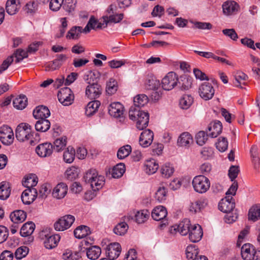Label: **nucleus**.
Returning a JSON list of instances; mask_svg holds the SVG:
<instances>
[{
  "label": "nucleus",
  "instance_id": "obj_1",
  "mask_svg": "<svg viewBox=\"0 0 260 260\" xmlns=\"http://www.w3.org/2000/svg\"><path fill=\"white\" fill-rule=\"evenodd\" d=\"M129 117L132 120H137L136 126L139 130H143L148 126L149 119L148 112L135 107H131L129 110Z\"/></svg>",
  "mask_w": 260,
  "mask_h": 260
},
{
  "label": "nucleus",
  "instance_id": "obj_2",
  "mask_svg": "<svg viewBox=\"0 0 260 260\" xmlns=\"http://www.w3.org/2000/svg\"><path fill=\"white\" fill-rule=\"evenodd\" d=\"M34 134L31 126L26 123L19 124L15 130L16 138L19 141L24 142L30 140L31 144L34 142L31 140Z\"/></svg>",
  "mask_w": 260,
  "mask_h": 260
},
{
  "label": "nucleus",
  "instance_id": "obj_3",
  "mask_svg": "<svg viewBox=\"0 0 260 260\" xmlns=\"http://www.w3.org/2000/svg\"><path fill=\"white\" fill-rule=\"evenodd\" d=\"M192 184L196 192L202 194L206 192L210 188V181L204 175H200L193 178Z\"/></svg>",
  "mask_w": 260,
  "mask_h": 260
},
{
  "label": "nucleus",
  "instance_id": "obj_4",
  "mask_svg": "<svg viewBox=\"0 0 260 260\" xmlns=\"http://www.w3.org/2000/svg\"><path fill=\"white\" fill-rule=\"evenodd\" d=\"M103 18L105 23L102 24L103 26H105L106 27L109 23L119 22L123 18V14H117L116 12V7L113 5H110L106 10Z\"/></svg>",
  "mask_w": 260,
  "mask_h": 260
},
{
  "label": "nucleus",
  "instance_id": "obj_5",
  "mask_svg": "<svg viewBox=\"0 0 260 260\" xmlns=\"http://www.w3.org/2000/svg\"><path fill=\"white\" fill-rule=\"evenodd\" d=\"M168 214L166 208L162 206H158L153 209L151 213L153 219L156 221L161 220L159 226L163 229L168 224V220L166 219Z\"/></svg>",
  "mask_w": 260,
  "mask_h": 260
},
{
  "label": "nucleus",
  "instance_id": "obj_6",
  "mask_svg": "<svg viewBox=\"0 0 260 260\" xmlns=\"http://www.w3.org/2000/svg\"><path fill=\"white\" fill-rule=\"evenodd\" d=\"M57 97L59 102L66 106L71 105L74 100L73 91L67 87L62 88L58 91Z\"/></svg>",
  "mask_w": 260,
  "mask_h": 260
},
{
  "label": "nucleus",
  "instance_id": "obj_7",
  "mask_svg": "<svg viewBox=\"0 0 260 260\" xmlns=\"http://www.w3.org/2000/svg\"><path fill=\"white\" fill-rule=\"evenodd\" d=\"M75 219V217L73 215H64L54 223V229L57 231H63L71 227Z\"/></svg>",
  "mask_w": 260,
  "mask_h": 260
},
{
  "label": "nucleus",
  "instance_id": "obj_8",
  "mask_svg": "<svg viewBox=\"0 0 260 260\" xmlns=\"http://www.w3.org/2000/svg\"><path fill=\"white\" fill-rule=\"evenodd\" d=\"M178 76L173 72H169L162 79V87L164 90H170L172 89L177 85Z\"/></svg>",
  "mask_w": 260,
  "mask_h": 260
},
{
  "label": "nucleus",
  "instance_id": "obj_9",
  "mask_svg": "<svg viewBox=\"0 0 260 260\" xmlns=\"http://www.w3.org/2000/svg\"><path fill=\"white\" fill-rule=\"evenodd\" d=\"M89 85L86 87L85 93L88 98L93 100L98 98L102 92V88L96 82H88Z\"/></svg>",
  "mask_w": 260,
  "mask_h": 260
},
{
  "label": "nucleus",
  "instance_id": "obj_10",
  "mask_svg": "<svg viewBox=\"0 0 260 260\" xmlns=\"http://www.w3.org/2000/svg\"><path fill=\"white\" fill-rule=\"evenodd\" d=\"M215 92L212 85L208 82L202 83L199 88V93L200 96L204 100L207 101L211 99Z\"/></svg>",
  "mask_w": 260,
  "mask_h": 260
},
{
  "label": "nucleus",
  "instance_id": "obj_11",
  "mask_svg": "<svg viewBox=\"0 0 260 260\" xmlns=\"http://www.w3.org/2000/svg\"><path fill=\"white\" fill-rule=\"evenodd\" d=\"M121 251L119 243L114 242L110 243L106 248V254L108 258L114 260L120 255Z\"/></svg>",
  "mask_w": 260,
  "mask_h": 260
},
{
  "label": "nucleus",
  "instance_id": "obj_12",
  "mask_svg": "<svg viewBox=\"0 0 260 260\" xmlns=\"http://www.w3.org/2000/svg\"><path fill=\"white\" fill-rule=\"evenodd\" d=\"M235 207L234 200L232 197L230 196H226L222 199L218 204V209L224 213L232 211Z\"/></svg>",
  "mask_w": 260,
  "mask_h": 260
},
{
  "label": "nucleus",
  "instance_id": "obj_13",
  "mask_svg": "<svg viewBox=\"0 0 260 260\" xmlns=\"http://www.w3.org/2000/svg\"><path fill=\"white\" fill-rule=\"evenodd\" d=\"M37 195V190L36 188H27L21 194V200L23 204L29 205L35 201Z\"/></svg>",
  "mask_w": 260,
  "mask_h": 260
},
{
  "label": "nucleus",
  "instance_id": "obj_14",
  "mask_svg": "<svg viewBox=\"0 0 260 260\" xmlns=\"http://www.w3.org/2000/svg\"><path fill=\"white\" fill-rule=\"evenodd\" d=\"M189 239L193 243L200 241L203 237V233L201 226L195 224L191 226L189 232Z\"/></svg>",
  "mask_w": 260,
  "mask_h": 260
},
{
  "label": "nucleus",
  "instance_id": "obj_15",
  "mask_svg": "<svg viewBox=\"0 0 260 260\" xmlns=\"http://www.w3.org/2000/svg\"><path fill=\"white\" fill-rule=\"evenodd\" d=\"M108 112L111 116L115 118H120L123 115L124 107L119 102H114L110 105Z\"/></svg>",
  "mask_w": 260,
  "mask_h": 260
},
{
  "label": "nucleus",
  "instance_id": "obj_16",
  "mask_svg": "<svg viewBox=\"0 0 260 260\" xmlns=\"http://www.w3.org/2000/svg\"><path fill=\"white\" fill-rule=\"evenodd\" d=\"M255 247L250 243L244 244L241 247V256L244 260H252L254 258Z\"/></svg>",
  "mask_w": 260,
  "mask_h": 260
},
{
  "label": "nucleus",
  "instance_id": "obj_17",
  "mask_svg": "<svg viewBox=\"0 0 260 260\" xmlns=\"http://www.w3.org/2000/svg\"><path fill=\"white\" fill-rule=\"evenodd\" d=\"M222 11L224 15L229 16L236 14L239 10V5L234 1H226L222 5Z\"/></svg>",
  "mask_w": 260,
  "mask_h": 260
},
{
  "label": "nucleus",
  "instance_id": "obj_18",
  "mask_svg": "<svg viewBox=\"0 0 260 260\" xmlns=\"http://www.w3.org/2000/svg\"><path fill=\"white\" fill-rule=\"evenodd\" d=\"M33 116L36 119H46L50 115L48 108L45 106L40 105L36 107L33 111Z\"/></svg>",
  "mask_w": 260,
  "mask_h": 260
},
{
  "label": "nucleus",
  "instance_id": "obj_19",
  "mask_svg": "<svg viewBox=\"0 0 260 260\" xmlns=\"http://www.w3.org/2000/svg\"><path fill=\"white\" fill-rule=\"evenodd\" d=\"M36 151L41 157L49 156L53 152V145L50 143L41 144L36 147Z\"/></svg>",
  "mask_w": 260,
  "mask_h": 260
},
{
  "label": "nucleus",
  "instance_id": "obj_20",
  "mask_svg": "<svg viewBox=\"0 0 260 260\" xmlns=\"http://www.w3.org/2000/svg\"><path fill=\"white\" fill-rule=\"evenodd\" d=\"M153 133L149 129L143 131L139 138V143L143 147L149 146L152 142L153 139Z\"/></svg>",
  "mask_w": 260,
  "mask_h": 260
},
{
  "label": "nucleus",
  "instance_id": "obj_21",
  "mask_svg": "<svg viewBox=\"0 0 260 260\" xmlns=\"http://www.w3.org/2000/svg\"><path fill=\"white\" fill-rule=\"evenodd\" d=\"M192 78L187 75H183L178 78L177 86L181 90H187L189 89L192 86Z\"/></svg>",
  "mask_w": 260,
  "mask_h": 260
},
{
  "label": "nucleus",
  "instance_id": "obj_22",
  "mask_svg": "<svg viewBox=\"0 0 260 260\" xmlns=\"http://www.w3.org/2000/svg\"><path fill=\"white\" fill-rule=\"evenodd\" d=\"M209 131H212L209 134L211 138H216L220 134L222 129V125L220 121L218 120L211 122L208 127Z\"/></svg>",
  "mask_w": 260,
  "mask_h": 260
},
{
  "label": "nucleus",
  "instance_id": "obj_23",
  "mask_svg": "<svg viewBox=\"0 0 260 260\" xmlns=\"http://www.w3.org/2000/svg\"><path fill=\"white\" fill-rule=\"evenodd\" d=\"M67 191V185L64 183L61 182L58 183L54 188L52 195L54 198L57 199H60L66 195Z\"/></svg>",
  "mask_w": 260,
  "mask_h": 260
},
{
  "label": "nucleus",
  "instance_id": "obj_24",
  "mask_svg": "<svg viewBox=\"0 0 260 260\" xmlns=\"http://www.w3.org/2000/svg\"><path fill=\"white\" fill-rule=\"evenodd\" d=\"M10 218L14 223H21L25 220L26 213L23 210H16L11 213Z\"/></svg>",
  "mask_w": 260,
  "mask_h": 260
},
{
  "label": "nucleus",
  "instance_id": "obj_25",
  "mask_svg": "<svg viewBox=\"0 0 260 260\" xmlns=\"http://www.w3.org/2000/svg\"><path fill=\"white\" fill-rule=\"evenodd\" d=\"M60 239V237L58 234L46 237L44 242V246L47 249H52L57 246Z\"/></svg>",
  "mask_w": 260,
  "mask_h": 260
},
{
  "label": "nucleus",
  "instance_id": "obj_26",
  "mask_svg": "<svg viewBox=\"0 0 260 260\" xmlns=\"http://www.w3.org/2000/svg\"><path fill=\"white\" fill-rule=\"evenodd\" d=\"M14 107L18 110L24 109L27 105V98L24 94H20L13 101Z\"/></svg>",
  "mask_w": 260,
  "mask_h": 260
},
{
  "label": "nucleus",
  "instance_id": "obj_27",
  "mask_svg": "<svg viewBox=\"0 0 260 260\" xmlns=\"http://www.w3.org/2000/svg\"><path fill=\"white\" fill-rule=\"evenodd\" d=\"M35 224L31 221L24 223L21 228L20 234L22 237H27L31 235L35 229Z\"/></svg>",
  "mask_w": 260,
  "mask_h": 260
},
{
  "label": "nucleus",
  "instance_id": "obj_28",
  "mask_svg": "<svg viewBox=\"0 0 260 260\" xmlns=\"http://www.w3.org/2000/svg\"><path fill=\"white\" fill-rule=\"evenodd\" d=\"M90 233L89 228L83 225L78 226L74 232L75 237L78 239L83 238Z\"/></svg>",
  "mask_w": 260,
  "mask_h": 260
},
{
  "label": "nucleus",
  "instance_id": "obj_29",
  "mask_svg": "<svg viewBox=\"0 0 260 260\" xmlns=\"http://www.w3.org/2000/svg\"><path fill=\"white\" fill-rule=\"evenodd\" d=\"M101 254V249L98 246H93L86 249V255L91 260L98 259Z\"/></svg>",
  "mask_w": 260,
  "mask_h": 260
},
{
  "label": "nucleus",
  "instance_id": "obj_30",
  "mask_svg": "<svg viewBox=\"0 0 260 260\" xmlns=\"http://www.w3.org/2000/svg\"><path fill=\"white\" fill-rule=\"evenodd\" d=\"M50 127V122L46 119L38 120L35 124V129L40 132H46Z\"/></svg>",
  "mask_w": 260,
  "mask_h": 260
},
{
  "label": "nucleus",
  "instance_id": "obj_31",
  "mask_svg": "<svg viewBox=\"0 0 260 260\" xmlns=\"http://www.w3.org/2000/svg\"><path fill=\"white\" fill-rule=\"evenodd\" d=\"M208 204V200L203 198L196 201L193 203H191L190 206V211L197 213L200 211L202 209L205 208Z\"/></svg>",
  "mask_w": 260,
  "mask_h": 260
},
{
  "label": "nucleus",
  "instance_id": "obj_32",
  "mask_svg": "<svg viewBox=\"0 0 260 260\" xmlns=\"http://www.w3.org/2000/svg\"><path fill=\"white\" fill-rule=\"evenodd\" d=\"M192 142L193 139L191 136L188 133L184 132L178 139L177 144L179 146H187Z\"/></svg>",
  "mask_w": 260,
  "mask_h": 260
},
{
  "label": "nucleus",
  "instance_id": "obj_33",
  "mask_svg": "<svg viewBox=\"0 0 260 260\" xmlns=\"http://www.w3.org/2000/svg\"><path fill=\"white\" fill-rule=\"evenodd\" d=\"M100 105V101L97 100L89 102L85 109L86 115L87 116H91L93 115L96 112Z\"/></svg>",
  "mask_w": 260,
  "mask_h": 260
},
{
  "label": "nucleus",
  "instance_id": "obj_34",
  "mask_svg": "<svg viewBox=\"0 0 260 260\" xmlns=\"http://www.w3.org/2000/svg\"><path fill=\"white\" fill-rule=\"evenodd\" d=\"M11 193V189L9 184L3 181L0 183V200H7Z\"/></svg>",
  "mask_w": 260,
  "mask_h": 260
},
{
  "label": "nucleus",
  "instance_id": "obj_35",
  "mask_svg": "<svg viewBox=\"0 0 260 260\" xmlns=\"http://www.w3.org/2000/svg\"><path fill=\"white\" fill-rule=\"evenodd\" d=\"M148 102V98L145 94H139L135 96L134 99V106L138 109L143 107Z\"/></svg>",
  "mask_w": 260,
  "mask_h": 260
},
{
  "label": "nucleus",
  "instance_id": "obj_36",
  "mask_svg": "<svg viewBox=\"0 0 260 260\" xmlns=\"http://www.w3.org/2000/svg\"><path fill=\"white\" fill-rule=\"evenodd\" d=\"M260 219V206H253L248 212V220L256 221Z\"/></svg>",
  "mask_w": 260,
  "mask_h": 260
},
{
  "label": "nucleus",
  "instance_id": "obj_37",
  "mask_svg": "<svg viewBox=\"0 0 260 260\" xmlns=\"http://www.w3.org/2000/svg\"><path fill=\"white\" fill-rule=\"evenodd\" d=\"M38 183V177L35 174H29L25 178V180L23 181L22 184L27 188H34Z\"/></svg>",
  "mask_w": 260,
  "mask_h": 260
},
{
  "label": "nucleus",
  "instance_id": "obj_38",
  "mask_svg": "<svg viewBox=\"0 0 260 260\" xmlns=\"http://www.w3.org/2000/svg\"><path fill=\"white\" fill-rule=\"evenodd\" d=\"M125 171V165L123 163H119L115 166L112 169L111 174L112 177L118 178L121 177Z\"/></svg>",
  "mask_w": 260,
  "mask_h": 260
},
{
  "label": "nucleus",
  "instance_id": "obj_39",
  "mask_svg": "<svg viewBox=\"0 0 260 260\" xmlns=\"http://www.w3.org/2000/svg\"><path fill=\"white\" fill-rule=\"evenodd\" d=\"M193 98L188 94L184 95L180 100L179 105L183 109H187L192 104Z\"/></svg>",
  "mask_w": 260,
  "mask_h": 260
},
{
  "label": "nucleus",
  "instance_id": "obj_40",
  "mask_svg": "<svg viewBox=\"0 0 260 260\" xmlns=\"http://www.w3.org/2000/svg\"><path fill=\"white\" fill-rule=\"evenodd\" d=\"M178 225L179 232L182 236H185L188 234L191 228L190 221L188 219H185Z\"/></svg>",
  "mask_w": 260,
  "mask_h": 260
},
{
  "label": "nucleus",
  "instance_id": "obj_41",
  "mask_svg": "<svg viewBox=\"0 0 260 260\" xmlns=\"http://www.w3.org/2000/svg\"><path fill=\"white\" fill-rule=\"evenodd\" d=\"M145 171L148 174H152L156 172L158 168V165L155 160L152 159L147 161L145 164Z\"/></svg>",
  "mask_w": 260,
  "mask_h": 260
},
{
  "label": "nucleus",
  "instance_id": "obj_42",
  "mask_svg": "<svg viewBox=\"0 0 260 260\" xmlns=\"http://www.w3.org/2000/svg\"><path fill=\"white\" fill-rule=\"evenodd\" d=\"M67 145V138L66 137H61L56 139L54 142L53 150L56 152H59L62 150Z\"/></svg>",
  "mask_w": 260,
  "mask_h": 260
},
{
  "label": "nucleus",
  "instance_id": "obj_43",
  "mask_svg": "<svg viewBox=\"0 0 260 260\" xmlns=\"http://www.w3.org/2000/svg\"><path fill=\"white\" fill-rule=\"evenodd\" d=\"M82 31V27L74 26L68 32L67 38L68 39H77L79 38Z\"/></svg>",
  "mask_w": 260,
  "mask_h": 260
},
{
  "label": "nucleus",
  "instance_id": "obj_44",
  "mask_svg": "<svg viewBox=\"0 0 260 260\" xmlns=\"http://www.w3.org/2000/svg\"><path fill=\"white\" fill-rule=\"evenodd\" d=\"M75 156V149L73 147L69 146L67 150L64 152L63 159L66 162L70 164L74 160Z\"/></svg>",
  "mask_w": 260,
  "mask_h": 260
},
{
  "label": "nucleus",
  "instance_id": "obj_45",
  "mask_svg": "<svg viewBox=\"0 0 260 260\" xmlns=\"http://www.w3.org/2000/svg\"><path fill=\"white\" fill-rule=\"evenodd\" d=\"M128 226L125 222L118 223L113 229V232L119 236L124 235L127 232Z\"/></svg>",
  "mask_w": 260,
  "mask_h": 260
},
{
  "label": "nucleus",
  "instance_id": "obj_46",
  "mask_svg": "<svg viewBox=\"0 0 260 260\" xmlns=\"http://www.w3.org/2000/svg\"><path fill=\"white\" fill-rule=\"evenodd\" d=\"M149 216V212L147 210L138 211L135 215V220L138 223L144 222Z\"/></svg>",
  "mask_w": 260,
  "mask_h": 260
},
{
  "label": "nucleus",
  "instance_id": "obj_47",
  "mask_svg": "<svg viewBox=\"0 0 260 260\" xmlns=\"http://www.w3.org/2000/svg\"><path fill=\"white\" fill-rule=\"evenodd\" d=\"M132 151L131 146L126 145L120 148L117 151V157L119 159H123L129 155Z\"/></svg>",
  "mask_w": 260,
  "mask_h": 260
},
{
  "label": "nucleus",
  "instance_id": "obj_48",
  "mask_svg": "<svg viewBox=\"0 0 260 260\" xmlns=\"http://www.w3.org/2000/svg\"><path fill=\"white\" fill-rule=\"evenodd\" d=\"M117 82L113 78L110 79L107 83L106 92L109 95L114 94L117 90Z\"/></svg>",
  "mask_w": 260,
  "mask_h": 260
},
{
  "label": "nucleus",
  "instance_id": "obj_49",
  "mask_svg": "<svg viewBox=\"0 0 260 260\" xmlns=\"http://www.w3.org/2000/svg\"><path fill=\"white\" fill-rule=\"evenodd\" d=\"M104 177L102 175L96 176L94 180L92 182L91 188L93 190L96 191L101 188L104 184Z\"/></svg>",
  "mask_w": 260,
  "mask_h": 260
},
{
  "label": "nucleus",
  "instance_id": "obj_50",
  "mask_svg": "<svg viewBox=\"0 0 260 260\" xmlns=\"http://www.w3.org/2000/svg\"><path fill=\"white\" fill-rule=\"evenodd\" d=\"M198 253V250L196 248L195 245H190L187 247L186 249V258L188 260H193L195 257H197L199 255Z\"/></svg>",
  "mask_w": 260,
  "mask_h": 260
},
{
  "label": "nucleus",
  "instance_id": "obj_51",
  "mask_svg": "<svg viewBox=\"0 0 260 260\" xmlns=\"http://www.w3.org/2000/svg\"><path fill=\"white\" fill-rule=\"evenodd\" d=\"M167 192V189L165 187H159L155 194V199L159 202H164L166 200Z\"/></svg>",
  "mask_w": 260,
  "mask_h": 260
},
{
  "label": "nucleus",
  "instance_id": "obj_52",
  "mask_svg": "<svg viewBox=\"0 0 260 260\" xmlns=\"http://www.w3.org/2000/svg\"><path fill=\"white\" fill-rule=\"evenodd\" d=\"M98 174V172L95 170L91 169L86 173L83 177V179L85 182L90 183L91 186L92 182L95 180Z\"/></svg>",
  "mask_w": 260,
  "mask_h": 260
},
{
  "label": "nucleus",
  "instance_id": "obj_53",
  "mask_svg": "<svg viewBox=\"0 0 260 260\" xmlns=\"http://www.w3.org/2000/svg\"><path fill=\"white\" fill-rule=\"evenodd\" d=\"M89 20H91L92 25H90V27L92 29H102L106 28L105 26H103V23H105L104 22V19L103 17L100 18L99 20L96 19L93 16H92L89 18Z\"/></svg>",
  "mask_w": 260,
  "mask_h": 260
},
{
  "label": "nucleus",
  "instance_id": "obj_54",
  "mask_svg": "<svg viewBox=\"0 0 260 260\" xmlns=\"http://www.w3.org/2000/svg\"><path fill=\"white\" fill-rule=\"evenodd\" d=\"M76 3V0H64L62 8L67 12L71 13L74 11Z\"/></svg>",
  "mask_w": 260,
  "mask_h": 260
},
{
  "label": "nucleus",
  "instance_id": "obj_55",
  "mask_svg": "<svg viewBox=\"0 0 260 260\" xmlns=\"http://www.w3.org/2000/svg\"><path fill=\"white\" fill-rule=\"evenodd\" d=\"M29 252V249L26 246H21L16 249L15 256L17 259H21L25 257Z\"/></svg>",
  "mask_w": 260,
  "mask_h": 260
},
{
  "label": "nucleus",
  "instance_id": "obj_56",
  "mask_svg": "<svg viewBox=\"0 0 260 260\" xmlns=\"http://www.w3.org/2000/svg\"><path fill=\"white\" fill-rule=\"evenodd\" d=\"M216 147L221 152L225 151L228 147V142L225 137H219L216 143Z\"/></svg>",
  "mask_w": 260,
  "mask_h": 260
},
{
  "label": "nucleus",
  "instance_id": "obj_57",
  "mask_svg": "<svg viewBox=\"0 0 260 260\" xmlns=\"http://www.w3.org/2000/svg\"><path fill=\"white\" fill-rule=\"evenodd\" d=\"M27 51H25L23 49H18L12 55H13V57H16L15 62L18 63L22 60L23 58L27 57Z\"/></svg>",
  "mask_w": 260,
  "mask_h": 260
},
{
  "label": "nucleus",
  "instance_id": "obj_58",
  "mask_svg": "<svg viewBox=\"0 0 260 260\" xmlns=\"http://www.w3.org/2000/svg\"><path fill=\"white\" fill-rule=\"evenodd\" d=\"M174 172V168L170 166V164H166L161 168V173L162 176L166 178H169L172 175Z\"/></svg>",
  "mask_w": 260,
  "mask_h": 260
},
{
  "label": "nucleus",
  "instance_id": "obj_59",
  "mask_svg": "<svg viewBox=\"0 0 260 260\" xmlns=\"http://www.w3.org/2000/svg\"><path fill=\"white\" fill-rule=\"evenodd\" d=\"M159 85V81L154 78L148 79L145 83L146 88L148 90H155Z\"/></svg>",
  "mask_w": 260,
  "mask_h": 260
},
{
  "label": "nucleus",
  "instance_id": "obj_60",
  "mask_svg": "<svg viewBox=\"0 0 260 260\" xmlns=\"http://www.w3.org/2000/svg\"><path fill=\"white\" fill-rule=\"evenodd\" d=\"M62 65L61 63H57L55 59L46 63L45 65L46 71H53L58 69Z\"/></svg>",
  "mask_w": 260,
  "mask_h": 260
},
{
  "label": "nucleus",
  "instance_id": "obj_61",
  "mask_svg": "<svg viewBox=\"0 0 260 260\" xmlns=\"http://www.w3.org/2000/svg\"><path fill=\"white\" fill-rule=\"evenodd\" d=\"M66 175L68 180L73 181L78 176V172L77 168L73 167L68 169L66 172Z\"/></svg>",
  "mask_w": 260,
  "mask_h": 260
},
{
  "label": "nucleus",
  "instance_id": "obj_62",
  "mask_svg": "<svg viewBox=\"0 0 260 260\" xmlns=\"http://www.w3.org/2000/svg\"><path fill=\"white\" fill-rule=\"evenodd\" d=\"M239 172L240 170L238 166H232L230 168L228 175L232 181H234L237 177Z\"/></svg>",
  "mask_w": 260,
  "mask_h": 260
},
{
  "label": "nucleus",
  "instance_id": "obj_63",
  "mask_svg": "<svg viewBox=\"0 0 260 260\" xmlns=\"http://www.w3.org/2000/svg\"><path fill=\"white\" fill-rule=\"evenodd\" d=\"M207 137L205 132H199L196 136L197 143L200 146L203 145L207 140Z\"/></svg>",
  "mask_w": 260,
  "mask_h": 260
},
{
  "label": "nucleus",
  "instance_id": "obj_64",
  "mask_svg": "<svg viewBox=\"0 0 260 260\" xmlns=\"http://www.w3.org/2000/svg\"><path fill=\"white\" fill-rule=\"evenodd\" d=\"M224 35L229 37L233 41H236L238 38V36L235 30L233 28H226L222 30Z\"/></svg>",
  "mask_w": 260,
  "mask_h": 260
}]
</instances>
